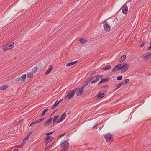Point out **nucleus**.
I'll return each instance as SVG.
<instances>
[{
	"mask_svg": "<svg viewBox=\"0 0 151 151\" xmlns=\"http://www.w3.org/2000/svg\"><path fill=\"white\" fill-rule=\"evenodd\" d=\"M66 112H64L60 116V117L61 118H62L63 119H65L66 117Z\"/></svg>",
	"mask_w": 151,
	"mask_h": 151,
	"instance_id": "5701e85b",
	"label": "nucleus"
},
{
	"mask_svg": "<svg viewBox=\"0 0 151 151\" xmlns=\"http://www.w3.org/2000/svg\"><path fill=\"white\" fill-rule=\"evenodd\" d=\"M84 89V88L83 87V86H82V87L81 88H79V89L81 90L82 91H83Z\"/></svg>",
	"mask_w": 151,
	"mask_h": 151,
	"instance_id": "a19ab883",
	"label": "nucleus"
},
{
	"mask_svg": "<svg viewBox=\"0 0 151 151\" xmlns=\"http://www.w3.org/2000/svg\"><path fill=\"white\" fill-rule=\"evenodd\" d=\"M104 137L106 139V142H111L113 139V135L110 133H108L104 134Z\"/></svg>",
	"mask_w": 151,
	"mask_h": 151,
	"instance_id": "39448f33",
	"label": "nucleus"
},
{
	"mask_svg": "<svg viewBox=\"0 0 151 151\" xmlns=\"http://www.w3.org/2000/svg\"><path fill=\"white\" fill-rule=\"evenodd\" d=\"M14 46V43L11 42L6 44L3 47V50L4 51H7L12 49Z\"/></svg>",
	"mask_w": 151,
	"mask_h": 151,
	"instance_id": "7ed1b4c3",
	"label": "nucleus"
},
{
	"mask_svg": "<svg viewBox=\"0 0 151 151\" xmlns=\"http://www.w3.org/2000/svg\"><path fill=\"white\" fill-rule=\"evenodd\" d=\"M104 93H101L99 94L98 97L99 98L101 99L103 97Z\"/></svg>",
	"mask_w": 151,
	"mask_h": 151,
	"instance_id": "6ab92c4d",
	"label": "nucleus"
},
{
	"mask_svg": "<svg viewBox=\"0 0 151 151\" xmlns=\"http://www.w3.org/2000/svg\"><path fill=\"white\" fill-rule=\"evenodd\" d=\"M26 77V74H24L22 75V76H21V78H22V80H24L25 79Z\"/></svg>",
	"mask_w": 151,
	"mask_h": 151,
	"instance_id": "c756f323",
	"label": "nucleus"
},
{
	"mask_svg": "<svg viewBox=\"0 0 151 151\" xmlns=\"http://www.w3.org/2000/svg\"><path fill=\"white\" fill-rule=\"evenodd\" d=\"M23 143L21 146H20V147H22L23 146Z\"/></svg>",
	"mask_w": 151,
	"mask_h": 151,
	"instance_id": "864d4df0",
	"label": "nucleus"
},
{
	"mask_svg": "<svg viewBox=\"0 0 151 151\" xmlns=\"http://www.w3.org/2000/svg\"><path fill=\"white\" fill-rule=\"evenodd\" d=\"M111 68V67L110 65H107L106 66L102 68V70H110Z\"/></svg>",
	"mask_w": 151,
	"mask_h": 151,
	"instance_id": "ddd939ff",
	"label": "nucleus"
},
{
	"mask_svg": "<svg viewBox=\"0 0 151 151\" xmlns=\"http://www.w3.org/2000/svg\"><path fill=\"white\" fill-rule=\"evenodd\" d=\"M38 69V67L37 66H35L33 69H32V70L34 73H36L37 71V70Z\"/></svg>",
	"mask_w": 151,
	"mask_h": 151,
	"instance_id": "a878e982",
	"label": "nucleus"
},
{
	"mask_svg": "<svg viewBox=\"0 0 151 151\" xmlns=\"http://www.w3.org/2000/svg\"><path fill=\"white\" fill-rule=\"evenodd\" d=\"M33 74L32 73H29L27 74V77L31 78L32 77Z\"/></svg>",
	"mask_w": 151,
	"mask_h": 151,
	"instance_id": "cd10ccee",
	"label": "nucleus"
},
{
	"mask_svg": "<svg viewBox=\"0 0 151 151\" xmlns=\"http://www.w3.org/2000/svg\"><path fill=\"white\" fill-rule=\"evenodd\" d=\"M52 118H50L45 123L44 125L45 127L49 125L52 122Z\"/></svg>",
	"mask_w": 151,
	"mask_h": 151,
	"instance_id": "9b49d317",
	"label": "nucleus"
},
{
	"mask_svg": "<svg viewBox=\"0 0 151 151\" xmlns=\"http://www.w3.org/2000/svg\"><path fill=\"white\" fill-rule=\"evenodd\" d=\"M129 81V79H126L124 80V84L127 83Z\"/></svg>",
	"mask_w": 151,
	"mask_h": 151,
	"instance_id": "58836bf2",
	"label": "nucleus"
},
{
	"mask_svg": "<svg viewBox=\"0 0 151 151\" xmlns=\"http://www.w3.org/2000/svg\"><path fill=\"white\" fill-rule=\"evenodd\" d=\"M145 43V42H143L142 43L141 45V46H140V47H143V46L144 45V44Z\"/></svg>",
	"mask_w": 151,
	"mask_h": 151,
	"instance_id": "a18cd8bd",
	"label": "nucleus"
},
{
	"mask_svg": "<svg viewBox=\"0 0 151 151\" xmlns=\"http://www.w3.org/2000/svg\"><path fill=\"white\" fill-rule=\"evenodd\" d=\"M77 89H78V90L77 92L76 95L78 96H80L83 93V91H81L79 89H78V88Z\"/></svg>",
	"mask_w": 151,
	"mask_h": 151,
	"instance_id": "f3484780",
	"label": "nucleus"
},
{
	"mask_svg": "<svg viewBox=\"0 0 151 151\" xmlns=\"http://www.w3.org/2000/svg\"><path fill=\"white\" fill-rule=\"evenodd\" d=\"M103 92H106V90H104H104H102V91Z\"/></svg>",
	"mask_w": 151,
	"mask_h": 151,
	"instance_id": "3c124183",
	"label": "nucleus"
},
{
	"mask_svg": "<svg viewBox=\"0 0 151 151\" xmlns=\"http://www.w3.org/2000/svg\"><path fill=\"white\" fill-rule=\"evenodd\" d=\"M150 63H151V60L150 61Z\"/></svg>",
	"mask_w": 151,
	"mask_h": 151,
	"instance_id": "6e6d98bb",
	"label": "nucleus"
},
{
	"mask_svg": "<svg viewBox=\"0 0 151 151\" xmlns=\"http://www.w3.org/2000/svg\"><path fill=\"white\" fill-rule=\"evenodd\" d=\"M44 139L45 140V143L47 144L54 139V138L51 136H46Z\"/></svg>",
	"mask_w": 151,
	"mask_h": 151,
	"instance_id": "0eeeda50",
	"label": "nucleus"
},
{
	"mask_svg": "<svg viewBox=\"0 0 151 151\" xmlns=\"http://www.w3.org/2000/svg\"><path fill=\"white\" fill-rule=\"evenodd\" d=\"M20 80H21V78H19V77H18L17 78H16V81H19Z\"/></svg>",
	"mask_w": 151,
	"mask_h": 151,
	"instance_id": "ea45409f",
	"label": "nucleus"
},
{
	"mask_svg": "<svg viewBox=\"0 0 151 151\" xmlns=\"http://www.w3.org/2000/svg\"><path fill=\"white\" fill-rule=\"evenodd\" d=\"M78 88H76L73 90H70L67 93V95L65 97V99L68 98L69 99L73 97L75 93Z\"/></svg>",
	"mask_w": 151,
	"mask_h": 151,
	"instance_id": "f03ea898",
	"label": "nucleus"
},
{
	"mask_svg": "<svg viewBox=\"0 0 151 151\" xmlns=\"http://www.w3.org/2000/svg\"><path fill=\"white\" fill-rule=\"evenodd\" d=\"M109 87V85H104L101 88H107V87Z\"/></svg>",
	"mask_w": 151,
	"mask_h": 151,
	"instance_id": "e433bc0d",
	"label": "nucleus"
},
{
	"mask_svg": "<svg viewBox=\"0 0 151 151\" xmlns=\"http://www.w3.org/2000/svg\"><path fill=\"white\" fill-rule=\"evenodd\" d=\"M129 67V65L127 63H124L122 66L121 64H119L116 66L114 67L112 70V71L114 72L121 70L122 71L125 72L128 69Z\"/></svg>",
	"mask_w": 151,
	"mask_h": 151,
	"instance_id": "f257e3e1",
	"label": "nucleus"
},
{
	"mask_svg": "<svg viewBox=\"0 0 151 151\" xmlns=\"http://www.w3.org/2000/svg\"><path fill=\"white\" fill-rule=\"evenodd\" d=\"M69 146V142L67 140L65 141H62L60 144L61 149L64 150L67 149Z\"/></svg>",
	"mask_w": 151,
	"mask_h": 151,
	"instance_id": "20e7f679",
	"label": "nucleus"
},
{
	"mask_svg": "<svg viewBox=\"0 0 151 151\" xmlns=\"http://www.w3.org/2000/svg\"><path fill=\"white\" fill-rule=\"evenodd\" d=\"M79 41L81 44H84L87 42V40L84 38H81L79 39Z\"/></svg>",
	"mask_w": 151,
	"mask_h": 151,
	"instance_id": "f8f14e48",
	"label": "nucleus"
},
{
	"mask_svg": "<svg viewBox=\"0 0 151 151\" xmlns=\"http://www.w3.org/2000/svg\"><path fill=\"white\" fill-rule=\"evenodd\" d=\"M63 119L62 118H61L60 117L59 119L56 121V123L57 124L61 122L63 120Z\"/></svg>",
	"mask_w": 151,
	"mask_h": 151,
	"instance_id": "bb28decb",
	"label": "nucleus"
},
{
	"mask_svg": "<svg viewBox=\"0 0 151 151\" xmlns=\"http://www.w3.org/2000/svg\"><path fill=\"white\" fill-rule=\"evenodd\" d=\"M59 117L58 116H56L55 117H54L53 119V123H55V122H56L57 120Z\"/></svg>",
	"mask_w": 151,
	"mask_h": 151,
	"instance_id": "a211bd4d",
	"label": "nucleus"
},
{
	"mask_svg": "<svg viewBox=\"0 0 151 151\" xmlns=\"http://www.w3.org/2000/svg\"><path fill=\"white\" fill-rule=\"evenodd\" d=\"M89 81H88V78H87L84 81V83L86 84H87L88 85V84L89 83Z\"/></svg>",
	"mask_w": 151,
	"mask_h": 151,
	"instance_id": "c9c22d12",
	"label": "nucleus"
},
{
	"mask_svg": "<svg viewBox=\"0 0 151 151\" xmlns=\"http://www.w3.org/2000/svg\"><path fill=\"white\" fill-rule=\"evenodd\" d=\"M151 57V53H148L147 55H143L142 57L143 58H144L145 60H148Z\"/></svg>",
	"mask_w": 151,
	"mask_h": 151,
	"instance_id": "9d476101",
	"label": "nucleus"
},
{
	"mask_svg": "<svg viewBox=\"0 0 151 151\" xmlns=\"http://www.w3.org/2000/svg\"><path fill=\"white\" fill-rule=\"evenodd\" d=\"M87 85V84H85L84 85H83L82 86H83V87L85 88V87H86Z\"/></svg>",
	"mask_w": 151,
	"mask_h": 151,
	"instance_id": "49530a36",
	"label": "nucleus"
},
{
	"mask_svg": "<svg viewBox=\"0 0 151 151\" xmlns=\"http://www.w3.org/2000/svg\"><path fill=\"white\" fill-rule=\"evenodd\" d=\"M57 110H55V111H54L52 114H54L56 111H57Z\"/></svg>",
	"mask_w": 151,
	"mask_h": 151,
	"instance_id": "603ef678",
	"label": "nucleus"
},
{
	"mask_svg": "<svg viewBox=\"0 0 151 151\" xmlns=\"http://www.w3.org/2000/svg\"><path fill=\"white\" fill-rule=\"evenodd\" d=\"M95 73V72H92L91 74V75L92 76Z\"/></svg>",
	"mask_w": 151,
	"mask_h": 151,
	"instance_id": "de8ad7c7",
	"label": "nucleus"
},
{
	"mask_svg": "<svg viewBox=\"0 0 151 151\" xmlns=\"http://www.w3.org/2000/svg\"><path fill=\"white\" fill-rule=\"evenodd\" d=\"M32 132H30L29 133V134L24 139L23 141H24L26 140L28 138L29 135L31 134Z\"/></svg>",
	"mask_w": 151,
	"mask_h": 151,
	"instance_id": "7c9ffc66",
	"label": "nucleus"
},
{
	"mask_svg": "<svg viewBox=\"0 0 151 151\" xmlns=\"http://www.w3.org/2000/svg\"><path fill=\"white\" fill-rule=\"evenodd\" d=\"M7 88V86L6 85H4L0 87V89L1 90H4L6 89Z\"/></svg>",
	"mask_w": 151,
	"mask_h": 151,
	"instance_id": "b1692460",
	"label": "nucleus"
},
{
	"mask_svg": "<svg viewBox=\"0 0 151 151\" xmlns=\"http://www.w3.org/2000/svg\"><path fill=\"white\" fill-rule=\"evenodd\" d=\"M55 132V130H53V131L48 132L46 134H45V135H47V136H50V135L51 134H52L53 132Z\"/></svg>",
	"mask_w": 151,
	"mask_h": 151,
	"instance_id": "393cba45",
	"label": "nucleus"
},
{
	"mask_svg": "<svg viewBox=\"0 0 151 151\" xmlns=\"http://www.w3.org/2000/svg\"><path fill=\"white\" fill-rule=\"evenodd\" d=\"M104 29L107 32L109 31L110 30V26L108 25L106 21L104 23Z\"/></svg>",
	"mask_w": 151,
	"mask_h": 151,
	"instance_id": "6e6552de",
	"label": "nucleus"
},
{
	"mask_svg": "<svg viewBox=\"0 0 151 151\" xmlns=\"http://www.w3.org/2000/svg\"><path fill=\"white\" fill-rule=\"evenodd\" d=\"M48 110V109L47 108H46L43 111L42 113L41 114V117L43 116L44 115L45 113Z\"/></svg>",
	"mask_w": 151,
	"mask_h": 151,
	"instance_id": "4be33fe9",
	"label": "nucleus"
},
{
	"mask_svg": "<svg viewBox=\"0 0 151 151\" xmlns=\"http://www.w3.org/2000/svg\"><path fill=\"white\" fill-rule=\"evenodd\" d=\"M53 67L52 65H50L48 69L47 70L46 72L45 73V75H47L49 74L50 72L53 69Z\"/></svg>",
	"mask_w": 151,
	"mask_h": 151,
	"instance_id": "4468645a",
	"label": "nucleus"
},
{
	"mask_svg": "<svg viewBox=\"0 0 151 151\" xmlns=\"http://www.w3.org/2000/svg\"><path fill=\"white\" fill-rule=\"evenodd\" d=\"M96 127V126H95L94 127H93V128H95Z\"/></svg>",
	"mask_w": 151,
	"mask_h": 151,
	"instance_id": "5fc2aeb1",
	"label": "nucleus"
},
{
	"mask_svg": "<svg viewBox=\"0 0 151 151\" xmlns=\"http://www.w3.org/2000/svg\"><path fill=\"white\" fill-rule=\"evenodd\" d=\"M103 92H106V90H104H104H102V91Z\"/></svg>",
	"mask_w": 151,
	"mask_h": 151,
	"instance_id": "8fccbe9b",
	"label": "nucleus"
},
{
	"mask_svg": "<svg viewBox=\"0 0 151 151\" xmlns=\"http://www.w3.org/2000/svg\"><path fill=\"white\" fill-rule=\"evenodd\" d=\"M77 62V61H76L73 62L69 63L66 64V66L67 67H68L69 66H70L72 65H73L75 64Z\"/></svg>",
	"mask_w": 151,
	"mask_h": 151,
	"instance_id": "2eb2a0df",
	"label": "nucleus"
},
{
	"mask_svg": "<svg viewBox=\"0 0 151 151\" xmlns=\"http://www.w3.org/2000/svg\"><path fill=\"white\" fill-rule=\"evenodd\" d=\"M103 76V75H98L95 76L96 78H102Z\"/></svg>",
	"mask_w": 151,
	"mask_h": 151,
	"instance_id": "f704fd0d",
	"label": "nucleus"
},
{
	"mask_svg": "<svg viewBox=\"0 0 151 151\" xmlns=\"http://www.w3.org/2000/svg\"><path fill=\"white\" fill-rule=\"evenodd\" d=\"M66 134V133H64V134H62L61 135H60V136L59 137H62L63 136H64V135H65Z\"/></svg>",
	"mask_w": 151,
	"mask_h": 151,
	"instance_id": "c03bdc74",
	"label": "nucleus"
},
{
	"mask_svg": "<svg viewBox=\"0 0 151 151\" xmlns=\"http://www.w3.org/2000/svg\"><path fill=\"white\" fill-rule=\"evenodd\" d=\"M121 9L122 10V12L125 14H126L128 12V9L127 5L126 4H124L122 7Z\"/></svg>",
	"mask_w": 151,
	"mask_h": 151,
	"instance_id": "423d86ee",
	"label": "nucleus"
},
{
	"mask_svg": "<svg viewBox=\"0 0 151 151\" xmlns=\"http://www.w3.org/2000/svg\"><path fill=\"white\" fill-rule=\"evenodd\" d=\"M58 104V103H57V101H56L53 105L51 107V109H53L54 108H55L56 106H57Z\"/></svg>",
	"mask_w": 151,
	"mask_h": 151,
	"instance_id": "412c9836",
	"label": "nucleus"
},
{
	"mask_svg": "<svg viewBox=\"0 0 151 151\" xmlns=\"http://www.w3.org/2000/svg\"><path fill=\"white\" fill-rule=\"evenodd\" d=\"M126 58V55H124L123 56H122L120 57V61L121 62H122L123 61H124Z\"/></svg>",
	"mask_w": 151,
	"mask_h": 151,
	"instance_id": "dca6fc26",
	"label": "nucleus"
},
{
	"mask_svg": "<svg viewBox=\"0 0 151 151\" xmlns=\"http://www.w3.org/2000/svg\"><path fill=\"white\" fill-rule=\"evenodd\" d=\"M122 76H119L117 78V79L118 80H121L122 79Z\"/></svg>",
	"mask_w": 151,
	"mask_h": 151,
	"instance_id": "72a5a7b5",
	"label": "nucleus"
},
{
	"mask_svg": "<svg viewBox=\"0 0 151 151\" xmlns=\"http://www.w3.org/2000/svg\"><path fill=\"white\" fill-rule=\"evenodd\" d=\"M44 118H42L41 119L38 120L37 121H35V122H36V123H38L40 122L41 121H42V120H43L44 119Z\"/></svg>",
	"mask_w": 151,
	"mask_h": 151,
	"instance_id": "2f4dec72",
	"label": "nucleus"
},
{
	"mask_svg": "<svg viewBox=\"0 0 151 151\" xmlns=\"http://www.w3.org/2000/svg\"><path fill=\"white\" fill-rule=\"evenodd\" d=\"M94 78V76L91 75V76L89 77L88 78V80L89 81H90L91 80L93 79Z\"/></svg>",
	"mask_w": 151,
	"mask_h": 151,
	"instance_id": "473e14b6",
	"label": "nucleus"
},
{
	"mask_svg": "<svg viewBox=\"0 0 151 151\" xmlns=\"http://www.w3.org/2000/svg\"><path fill=\"white\" fill-rule=\"evenodd\" d=\"M37 124L35 121L32 122L30 125L29 126H32L33 124Z\"/></svg>",
	"mask_w": 151,
	"mask_h": 151,
	"instance_id": "4c0bfd02",
	"label": "nucleus"
},
{
	"mask_svg": "<svg viewBox=\"0 0 151 151\" xmlns=\"http://www.w3.org/2000/svg\"><path fill=\"white\" fill-rule=\"evenodd\" d=\"M99 78H96L95 80H93L92 81V82H91V84H93L94 83L98 81H99Z\"/></svg>",
	"mask_w": 151,
	"mask_h": 151,
	"instance_id": "c85d7f7f",
	"label": "nucleus"
},
{
	"mask_svg": "<svg viewBox=\"0 0 151 151\" xmlns=\"http://www.w3.org/2000/svg\"><path fill=\"white\" fill-rule=\"evenodd\" d=\"M110 80V78L109 77H107L105 78H102L98 85H99L101 83L103 82H106L109 81Z\"/></svg>",
	"mask_w": 151,
	"mask_h": 151,
	"instance_id": "1a4fd4ad",
	"label": "nucleus"
},
{
	"mask_svg": "<svg viewBox=\"0 0 151 151\" xmlns=\"http://www.w3.org/2000/svg\"><path fill=\"white\" fill-rule=\"evenodd\" d=\"M151 49V46L150 45V47L147 48V50H149Z\"/></svg>",
	"mask_w": 151,
	"mask_h": 151,
	"instance_id": "37998d69",
	"label": "nucleus"
},
{
	"mask_svg": "<svg viewBox=\"0 0 151 151\" xmlns=\"http://www.w3.org/2000/svg\"><path fill=\"white\" fill-rule=\"evenodd\" d=\"M57 103H58V104H59L61 102H62L63 101V99H60V100H59V101H58V100H57Z\"/></svg>",
	"mask_w": 151,
	"mask_h": 151,
	"instance_id": "79ce46f5",
	"label": "nucleus"
},
{
	"mask_svg": "<svg viewBox=\"0 0 151 151\" xmlns=\"http://www.w3.org/2000/svg\"><path fill=\"white\" fill-rule=\"evenodd\" d=\"M124 84V82H121L120 83H119V84H117L116 85V90L118 88H119L121 86L123 85Z\"/></svg>",
	"mask_w": 151,
	"mask_h": 151,
	"instance_id": "aec40b11",
	"label": "nucleus"
},
{
	"mask_svg": "<svg viewBox=\"0 0 151 151\" xmlns=\"http://www.w3.org/2000/svg\"><path fill=\"white\" fill-rule=\"evenodd\" d=\"M13 151H18V150L17 149H16L14 150Z\"/></svg>",
	"mask_w": 151,
	"mask_h": 151,
	"instance_id": "09e8293b",
	"label": "nucleus"
}]
</instances>
